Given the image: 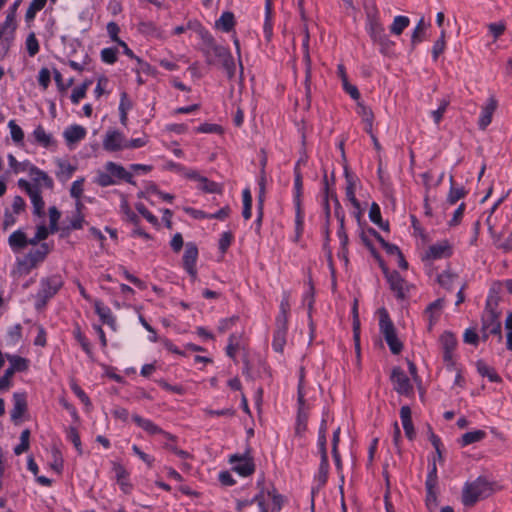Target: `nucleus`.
I'll return each instance as SVG.
<instances>
[{"label": "nucleus", "mask_w": 512, "mask_h": 512, "mask_svg": "<svg viewBox=\"0 0 512 512\" xmlns=\"http://www.w3.org/2000/svg\"><path fill=\"white\" fill-rule=\"evenodd\" d=\"M63 284L64 281L58 274L42 278L39 289L35 295L36 310H42L47 305L48 301L58 293Z\"/></svg>", "instance_id": "obj_4"}, {"label": "nucleus", "mask_w": 512, "mask_h": 512, "mask_svg": "<svg viewBox=\"0 0 512 512\" xmlns=\"http://www.w3.org/2000/svg\"><path fill=\"white\" fill-rule=\"evenodd\" d=\"M46 2L47 0H32L25 14L26 22L33 21L36 13L45 7Z\"/></svg>", "instance_id": "obj_40"}, {"label": "nucleus", "mask_w": 512, "mask_h": 512, "mask_svg": "<svg viewBox=\"0 0 512 512\" xmlns=\"http://www.w3.org/2000/svg\"><path fill=\"white\" fill-rule=\"evenodd\" d=\"M438 484L436 459L433 458L432 463L429 464V472L425 481V486L429 488H436Z\"/></svg>", "instance_id": "obj_46"}, {"label": "nucleus", "mask_w": 512, "mask_h": 512, "mask_svg": "<svg viewBox=\"0 0 512 512\" xmlns=\"http://www.w3.org/2000/svg\"><path fill=\"white\" fill-rule=\"evenodd\" d=\"M369 33L373 41L385 34L384 27L375 17L369 18Z\"/></svg>", "instance_id": "obj_44"}, {"label": "nucleus", "mask_w": 512, "mask_h": 512, "mask_svg": "<svg viewBox=\"0 0 512 512\" xmlns=\"http://www.w3.org/2000/svg\"><path fill=\"white\" fill-rule=\"evenodd\" d=\"M59 170L57 172L58 178L69 179L76 170V167L66 161H58Z\"/></svg>", "instance_id": "obj_45"}, {"label": "nucleus", "mask_w": 512, "mask_h": 512, "mask_svg": "<svg viewBox=\"0 0 512 512\" xmlns=\"http://www.w3.org/2000/svg\"><path fill=\"white\" fill-rule=\"evenodd\" d=\"M444 303V298H438L426 307L425 314L428 316L429 320L428 330H432L434 324L438 321L444 307Z\"/></svg>", "instance_id": "obj_17"}, {"label": "nucleus", "mask_w": 512, "mask_h": 512, "mask_svg": "<svg viewBox=\"0 0 512 512\" xmlns=\"http://www.w3.org/2000/svg\"><path fill=\"white\" fill-rule=\"evenodd\" d=\"M96 183L101 187H108L116 184L117 181L112 178L111 174L108 171H99L96 178Z\"/></svg>", "instance_id": "obj_62"}, {"label": "nucleus", "mask_w": 512, "mask_h": 512, "mask_svg": "<svg viewBox=\"0 0 512 512\" xmlns=\"http://www.w3.org/2000/svg\"><path fill=\"white\" fill-rule=\"evenodd\" d=\"M308 414L305 409H298L297 423H296V434L301 435L307 429Z\"/></svg>", "instance_id": "obj_52"}, {"label": "nucleus", "mask_w": 512, "mask_h": 512, "mask_svg": "<svg viewBox=\"0 0 512 512\" xmlns=\"http://www.w3.org/2000/svg\"><path fill=\"white\" fill-rule=\"evenodd\" d=\"M290 311L289 293L284 292L279 306V313L275 320V326L288 328V315Z\"/></svg>", "instance_id": "obj_18"}, {"label": "nucleus", "mask_w": 512, "mask_h": 512, "mask_svg": "<svg viewBox=\"0 0 512 512\" xmlns=\"http://www.w3.org/2000/svg\"><path fill=\"white\" fill-rule=\"evenodd\" d=\"M28 195H29L32 205H33V214L38 217L44 216L45 215V212H44L45 202L42 198L39 188L34 190L33 192H31Z\"/></svg>", "instance_id": "obj_30"}, {"label": "nucleus", "mask_w": 512, "mask_h": 512, "mask_svg": "<svg viewBox=\"0 0 512 512\" xmlns=\"http://www.w3.org/2000/svg\"><path fill=\"white\" fill-rule=\"evenodd\" d=\"M288 328L276 327L273 334L272 347L274 351L283 353L284 346L286 344Z\"/></svg>", "instance_id": "obj_26"}, {"label": "nucleus", "mask_w": 512, "mask_h": 512, "mask_svg": "<svg viewBox=\"0 0 512 512\" xmlns=\"http://www.w3.org/2000/svg\"><path fill=\"white\" fill-rule=\"evenodd\" d=\"M400 418L402 421V425H403V429H404L406 437L409 440H413L416 433H415V429H414V426L412 423L411 409L409 406L405 405V406L401 407Z\"/></svg>", "instance_id": "obj_20"}, {"label": "nucleus", "mask_w": 512, "mask_h": 512, "mask_svg": "<svg viewBox=\"0 0 512 512\" xmlns=\"http://www.w3.org/2000/svg\"><path fill=\"white\" fill-rule=\"evenodd\" d=\"M235 25L234 15L231 12H224L216 21L215 26L224 32H230Z\"/></svg>", "instance_id": "obj_34"}, {"label": "nucleus", "mask_w": 512, "mask_h": 512, "mask_svg": "<svg viewBox=\"0 0 512 512\" xmlns=\"http://www.w3.org/2000/svg\"><path fill=\"white\" fill-rule=\"evenodd\" d=\"M105 169L111 174L113 179L116 178L118 180H124L132 185L136 184L133 180L132 174L128 172L122 165L109 161L105 164Z\"/></svg>", "instance_id": "obj_16"}, {"label": "nucleus", "mask_w": 512, "mask_h": 512, "mask_svg": "<svg viewBox=\"0 0 512 512\" xmlns=\"http://www.w3.org/2000/svg\"><path fill=\"white\" fill-rule=\"evenodd\" d=\"M450 190L447 196V202L451 205L455 204L458 200L462 199L466 195L464 187H455L453 184V177H450Z\"/></svg>", "instance_id": "obj_36"}, {"label": "nucleus", "mask_w": 512, "mask_h": 512, "mask_svg": "<svg viewBox=\"0 0 512 512\" xmlns=\"http://www.w3.org/2000/svg\"><path fill=\"white\" fill-rule=\"evenodd\" d=\"M243 211L242 216L245 220H248L252 216V195L248 188L243 190Z\"/></svg>", "instance_id": "obj_42"}, {"label": "nucleus", "mask_w": 512, "mask_h": 512, "mask_svg": "<svg viewBox=\"0 0 512 512\" xmlns=\"http://www.w3.org/2000/svg\"><path fill=\"white\" fill-rule=\"evenodd\" d=\"M374 42L380 46V51L384 55H388L391 52L392 47L394 46V42L391 41L386 34L375 39Z\"/></svg>", "instance_id": "obj_55"}, {"label": "nucleus", "mask_w": 512, "mask_h": 512, "mask_svg": "<svg viewBox=\"0 0 512 512\" xmlns=\"http://www.w3.org/2000/svg\"><path fill=\"white\" fill-rule=\"evenodd\" d=\"M14 39L15 36H13L11 32L8 34V36H2V39L0 41V60L4 59L8 55L13 45Z\"/></svg>", "instance_id": "obj_48"}, {"label": "nucleus", "mask_w": 512, "mask_h": 512, "mask_svg": "<svg viewBox=\"0 0 512 512\" xmlns=\"http://www.w3.org/2000/svg\"><path fill=\"white\" fill-rule=\"evenodd\" d=\"M33 136L35 141L45 148H48L55 144L53 137L50 134L46 133L45 129L41 125L37 126L34 129Z\"/></svg>", "instance_id": "obj_31"}, {"label": "nucleus", "mask_w": 512, "mask_h": 512, "mask_svg": "<svg viewBox=\"0 0 512 512\" xmlns=\"http://www.w3.org/2000/svg\"><path fill=\"white\" fill-rule=\"evenodd\" d=\"M67 439L73 443L78 454H82L83 451H82L80 435L75 427H69L67 429Z\"/></svg>", "instance_id": "obj_57"}, {"label": "nucleus", "mask_w": 512, "mask_h": 512, "mask_svg": "<svg viewBox=\"0 0 512 512\" xmlns=\"http://www.w3.org/2000/svg\"><path fill=\"white\" fill-rule=\"evenodd\" d=\"M481 334L482 339L486 341L490 335H494L498 337V342H501L502 337V326L500 321V313L495 310L492 305L491 298H488L486 301L485 310L481 317Z\"/></svg>", "instance_id": "obj_3"}, {"label": "nucleus", "mask_w": 512, "mask_h": 512, "mask_svg": "<svg viewBox=\"0 0 512 512\" xmlns=\"http://www.w3.org/2000/svg\"><path fill=\"white\" fill-rule=\"evenodd\" d=\"M198 258V248L195 243L188 242L185 245L183 255V266L193 280L197 278L196 261Z\"/></svg>", "instance_id": "obj_8"}, {"label": "nucleus", "mask_w": 512, "mask_h": 512, "mask_svg": "<svg viewBox=\"0 0 512 512\" xmlns=\"http://www.w3.org/2000/svg\"><path fill=\"white\" fill-rule=\"evenodd\" d=\"M118 49L115 47L104 48L101 51V60L107 64H114L117 61Z\"/></svg>", "instance_id": "obj_61"}, {"label": "nucleus", "mask_w": 512, "mask_h": 512, "mask_svg": "<svg viewBox=\"0 0 512 512\" xmlns=\"http://www.w3.org/2000/svg\"><path fill=\"white\" fill-rule=\"evenodd\" d=\"M303 178L301 170L294 169V204H301Z\"/></svg>", "instance_id": "obj_37"}, {"label": "nucleus", "mask_w": 512, "mask_h": 512, "mask_svg": "<svg viewBox=\"0 0 512 512\" xmlns=\"http://www.w3.org/2000/svg\"><path fill=\"white\" fill-rule=\"evenodd\" d=\"M50 250L47 243H41L37 248L31 249L25 255L23 264L27 265L28 269L35 268L39 263L45 260Z\"/></svg>", "instance_id": "obj_9"}, {"label": "nucleus", "mask_w": 512, "mask_h": 512, "mask_svg": "<svg viewBox=\"0 0 512 512\" xmlns=\"http://www.w3.org/2000/svg\"><path fill=\"white\" fill-rule=\"evenodd\" d=\"M502 489V486L498 485L497 482L489 481L483 476H479L472 482H467L462 491V503L471 507L481 499L488 498L496 491Z\"/></svg>", "instance_id": "obj_2"}, {"label": "nucleus", "mask_w": 512, "mask_h": 512, "mask_svg": "<svg viewBox=\"0 0 512 512\" xmlns=\"http://www.w3.org/2000/svg\"><path fill=\"white\" fill-rule=\"evenodd\" d=\"M445 37H446V31L442 30L440 33L439 39L434 43L433 48H432V55H433L434 60H436L439 57V55L441 53H443V51L445 49V46H446Z\"/></svg>", "instance_id": "obj_58"}, {"label": "nucleus", "mask_w": 512, "mask_h": 512, "mask_svg": "<svg viewBox=\"0 0 512 512\" xmlns=\"http://www.w3.org/2000/svg\"><path fill=\"white\" fill-rule=\"evenodd\" d=\"M8 163H9L10 168L16 174L19 172H25V171L29 172V167L31 166L29 164V162H18L17 159L12 154L8 155Z\"/></svg>", "instance_id": "obj_53"}, {"label": "nucleus", "mask_w": 512, "mask_h": 512, "mask_svg": "<svg viewBox=\"0 0 512 512\" xmlns=\"http://www.w3.org/2000/svg\"><path fill=\"white\" fill-rule=\"evenodd\" d=\"M125 136L117 131H108L103 139V148L108 152H117L125 148Z\"/></svg>", "instance_id": "obj_10"}, {"label": "nucleus", "mask_w": 512, "mask_h": 512, "mask_svg": "<svg viewBox=\"0 0 512 512\" xmlns=\"http://www.w3.org/2000/svg\"><path fill=\"white\" fill-rule=\"evenodd\" d=\"M8 244L13 251H20L28 245V238L22 230H16L9 236Z\"/></svg>", "instance_id": "obj_24"}, {"label": "nucleus", "mask_w": 512, "mask_h": 512, "mask_svg": "<svg viewBox=\"0 0 512 512\" xmlns=\"http://www.w3.org/2000/svg\"><path fill=\"white\" fill-rule=\"evenodd\" d=\"M380 319H379V328L380 332L384 336L386 343L389 346L390 351L397 355L403 349L402 342L398 339L395 326L391 321L388 312L385 308H381L379 310Z\"/></svg>", "instance_id": "obj_5"}, {"label": "nucleus", "mask_w": 512, "mask_h": 512, "mask_svg": "<svg viewBox=\"0 0 512 512\" xmlns=\"http://www.w3.org/2000/svg\"><path fill=\"white\" fill-rule=\"evenodd\" d=\"M29 175L36 182H42L46 188H53L54 182L52 178L44 171L40 170L34 165L29 167Z\"/></svg>", "instance_id": "obj_25"}, {"label": "nucleus", "mask_w": 512, "mask_h": 512, "mask_svg": "<svg viewBox=\"0 0 512 512\" xmlns=\"http://www.w3.org/2000/svg\"><path fill=\"white\" fill-rule=\"evenodd\" d=\"M426 24L424 21V18H421L419 22L417 23L412 36H411V43L412 46H415L417 43H420L423 40V35L425 33Z\"/></svg>", "instance_id": "obj_47"}, {"label": "nucleus", "mask_w": 512, "mask_h": 512, "mask_svg": "<svg viewBox=\"0 0 512 512\" xmlns=\"http://www.w3.org/2000/svg\"><path fill=\"white\" fill-rule=\"evenodd\" d=\"M498 106L497 100L495 97L491 96L487 100L486 105L482 108L481 115L478 121V127L481 130H485L492 121V116L496 111Z\"/></svg>", "instance_id": "obj_15"}, {"label": "nucleus", "mask_w": 512, "mask_h": 512, "mask_svg": "<svg viewBox=\"0 0 512 512\" xmlns=\"http://www.w3.org/2000/svg\"><path fill=\"white\" fill-rule=\"evenodd\" d=\"M12 140L16 143H22L24 139V132L22 128L16 124L14 120H10L8 123Z\"/></svg>", "instance_id": "obj_50"}, {"label": "nucleus", "mask_w": 512, "mask_h": 512, "mask_svg": "<svg viewBox=\"0 0 512 512\" xmlns=\"http://www.w3.org/2000/svg\"><path fill=\"white\" fill-rule=\"evenodd\" d=\"M51 82V73L48 68L43 67L40 69L38 74V83L39 85L46 90Z\"/></svg>", "instance_id": "obj_63"}, {"label": "nucleus", "mask_w": 512, "mask_h": 512, "mask_svg": "<svg viewBox=\"0 0 512 512\" xmlns=\"http://www.w3.org/2000/svg\"><path fill=\"white\" fill-rule=\"evenodd\" d=\"M86 129L80 125H71L65 129L63 136L68 145L75 144L86 136Z\"/></svg>", "instance_id": "obj_21"}, {"label": "nucleus", "mask_w": 512, "mask_h": 512, "mask_svg": "<svg viewBox=\"0 0 512 512\" xmlns=\"http://www.w3.org/2000/svg\"><path fill=\"white\" fill-rule=\"evenodd\" d=\"M26 48L29 56L33 57L39 52V42L35 36V33H30L26 39Z\"/></svg>", "instance_id": "obj_59"}, {"label": "nucleus", "mask_w": 512, "mask_h": 512, "mask_svg": "<svg viewBox=\"0 0 512 512\" xmlns=\"http://www.w3.org/2000/svg\"><path fill=\"white\" fill-rule=\"evenodd\" d=\"M425 487H426V506L430 512H433L438 505L436 488H429V486H425Z\"/></svg>", "instance_id": "obj_60"}, {"label": "nucleus", "mask_w": 512, "mask_h": 512, "mask_svg": "<svg viewBox=\"0 0 512 512\" xmlns=\"http://www.w3.org/2000/svg\"><path fill=\"white\" fill-rule=\"evenodd\" d=\"M74 337L81 345L82 349L85 351V353L88 356L92 355V349L89 340L84 336V334L81 332V329L79 326H77L74 330Z\"/></svg>", "instance_id": "obj_49"}, {"label": "nucleus", "mask_w": 512, "mask_h": 512, "mask_svg": "<svg viewBox=\"0 0 512 512\" xmlns=\"http://www.w3.org/2000/svg\"><path fill=\"white\" fill-rule=\"evenodd\" d=\"M15 18L16 16H14L13 13H7L5 21L0 24V31L2 35L8 36V34L11 32V34L15 36Z\"/></svg>", "instance_id": "obj_41"}, {"label": "nucleus", "mask_w": 512, "mask_h": 512, "mask_svg": "<svg viewBox=\"0 0 512 512\" xmlns=\"http://www.w3.org/2000/svg\"><path fill=\"white\" fill-rule=\"evenodd\" d=\"M61 217L60 211L55 207L52 206L49 208V219H50V232L52 234L56 233L59 229L58 227V221Z\"/></svg>", "instance_id": "obj_56"}, {"label": "nucleus", "mask_w": 512, "mask_h": 512, "mask_svg": "<svg viewBox=\"0 0 512 512\" xmlns=\"http://www.w3.org/2000/svg\"><path fill=\"white\" fill-rule=\"evenodd\" d=\"M486 437V432L484 430H475L466 432L462 435L459 443L461 446H467L476 442L482 441Z\"/></svg>", "instance_id": "obj_33"}, {"label": "nucleus", "mask_w": 512, "mask_h": 512, "mask_svg": "<svg viewBox=\"0 0 512 512\" xmlns=\"http://www.w3.org/2000/svg\"><path fill=\"white\" fill-rule=\"evenodd\" d=\"M357 113L361 116L363 122L374 119V114L371 108L364 105L362 102L357 103Z\"/></svg>", "instance_id": "obj_64"}, {"label": "nucleus", "mask_w": 512, "mask_h": 512, "mask_svg": "<svg viewBox=\"0 0 512 512\" xmlns=\"http://www.w3.org/2000/svg\"><path fill=\"white\" fill-rule=\"evenodd\" d=\"M477 370H478V372H479V374L481 376L488 377V379L491 382H496L497 383V382L501 381V378L497 374L495 369L490 367V366H488L485 362H483L481 360L477 362Z\"/></svg>", "instance_id": "obj_35"}, {"label": "nucleus", "mask_w": 512, "mask_h": 512, "mask_svg": "<svg viewBox=\"0 0 512 512\" xmlns=\"http://www.w3.org/2000/svg\"><path fill=\"white\" fill-rule=\"evenodd\" d=\"M249 454L250 451L248 449L244 455L234 454L229 459V462L233 464L232 469L240 476L247 477L255 471L253 458Z\"/></svg>", "instance_id": "obj_7"}, {"label": "nucleus", "mask_w": 512, "mask_h": 512, "mask_svg": "<svg viewBox=\"0 0 512 512\" xmlns=\"http://www.w3.org/2000/svg\"><path fill=\"white\" fill-rule=\"evenodd\" d=\"M410 20L406 16H396L390 26L391 33L400 35L409 26Z\"/></svg>", "instance_id": "obj_39"}, {"label": "nucleus", "mask_w": 512, "mask_h": 512, "mask_svg": "<svg viewBox=\"0 0 512 512\" xmlns=\"http://www.w3.org/2000/svg\"><path fill=\"white\" fill-rule=\"evenodd\" d=\"M135 208L150 224L155 227L159 226L158 218L153 215L143 203H136Z\"/></svg>", "instance_id": "obj_54"}, {"label": "nucleus", "mask_w": 512, "mask_h": 512, "mask_svg": "<svg viewBox=\"0 0 512 512\" xmlns=\"http://www.w3.org/2000/svg\"><path fill=\"white\" fill-rule=\"evenodd\" d=\"M304 61L306 65L304 81L306 108L309 109L311 105V58L308 51H306L304 54Z\"/></svg>", "instance_id": "obj_23"}, {"label": "nucleus", "mask_w": 512, "mask_h": 512, "mask_svg": "<svg viewBox=\"0 0 512 512\" xmlns=\"http://www.w3.org/2000/svg\"><path fill=\"white\" fill-rule=\"evenodd\" d=\"M369 219L382 230L389 231V223L382 220L380 207L375 202L370 206Z\"/></svg>", "instance_id": "obj_32"}, {"label": "nucleus", "mask_w": 512, "mask_h": 512, "mask_svg": "<svg viewBox=\"0 0 512 512\" xmlns=\"http://www.w3.org/2000/svg\"><path fill=\"white\" fill-rule=\"evenodd\" d=\"M452 254V248L447 241L433 244L429 246L428 250L423 257V260H435L443 257H449Z\"/></svg>", "instance_id": "obj_13"}, {"label": "nucleus", "mask_w": 512, "mask_h": 512, "mask_svg": "<svg viewBox=\"0 0 512 512\" xmlns=\"http://www.w3.org/2000/svg\"><path fill=\"white\" fill-rule=\"evenodd\" d=\"M387 282L389 283L390 289L395 293L396 297L403 300L406 297L405 291V280L401 277L398 271H389L384 274Z\"/></svg>", "instance_id": "obj_12"}, {"label": "nucleus", "mask_w": 512, "mask_h": 512, "mask_svg": "<svg viewBox=\"0 0 512 512\" xmlns=\"http://www.w3.org/2000/svg\"><path fill=\"white\" fill-rule=\"evenodd\" d=\"M390 380L394 390L398 394L410 396L414 393L413 385L402 368L398 366L394 367L391 372Z\"/></svg>", "instance_id": "obj_6"}, {"label": "nucleus", "mask_w": 512, "mask_h": 512, "mask_svg": "<svg viewBox=\"0 0 512 512\" xmlns=\"http://www.w3.org/2000/svg\"><path fill=\"white\" fill-rule=\"evenodd\" d=\"M440 342L443 349L444 362L448 365H453V351L457 346L456 336L450 331H445L440 337Z\"/></svg>", "instance_id": "obj_11"}, {"label": "nucleus", "mask_w": 512, "mask_h": 512, "mask_svg": "<svg viewBox=\"0 0 512 512\" xmlns=\"http://www.w3.org/2000/svg\"><path fill=\"white\" fill-rule=\"evenodd\" d=\"M10 362L9 369L13 372H24L29 368V360L17 355H6Z\"/></svg>", "instance_id": "obj_29"}, {"label": "nucleus", "mask_w": 512, "mask_h": 512, "mask_svg": "<svg viewBox=\"0 0 512 512\" xmlns=\"http://www.w3.org/2000/svg\"><path fill=\"white\" fill-rule=\"evenodd\" d=\"M27 412V400L25 393L13 394V408L10 411L11 420L17 424L20 418Z\"/></svg>", "instance_id": "obj_14"}, {"label": "nucleus", "mask_w": 512, "mask_h": 512, "mask_svg": "<svg viewBox=\"0 0 512 512\" xmlns=\"http://www.w3.org/2000/svg\"><path fill=\"white\" fill-rule=\"evenodd\" d=\"M328 472H329V462H328V456L321 457L318 473L316 475V480L318 481L320 486H323L326 484L328 479Z\"/></svg>", "instance_id": "obj_38"}, {"label": "nucleus", "mask_w": 512, "mask_h": 512, "mask_svg": "<svg viewBox=\"0 0 512 512\" xmlns=\"http://www.w3.org/2000/svg\"><path fill=\"white\" fill-rule=\"evenodd\" d=\"M458 276L449 270H446L437 276V282L447 290L452 289V285Z\"/></svg>", "instance_id": "obj_43"}, {"label": "nucleus", "mask_w": 512, "mask_h": 512, "mask_svg": "<svg viewBox=\"0 0 512 512\" xmlns=\"http://www.w3.org/2000/svg\"><path fill=\"white\" fill-rule=\"evenodd\" d=\"M132 419L133 421L139 426L141 427L143 430H145L146 432H148L149 434L151 435H154V434H160V433H163L165 435H167L168 438L170 439H174V437L169 434V433H165L159 426H157L156 424H154L151 420L149 419H145L137 414H134L132 416Z\"/></svg>", "instance_id": "obj_19"}, {"label": "nucleus", "mask_w": 512, "mask_h": 512, "mask_svg": "<svg viewBox=\"0 0 512 512\" xmlns=\"http://www.w3.org/2000/svg\"><path fill=\"white\" fill-rule=\"evenodd\" d=\"M272 0H265V21L263 25V32L267 41H270L273 35L272 26Z\"/></svg>", "instance_id": "obj_28"}, {"label": "nucleus", "mask_w": 512, "mask_h": 512, "mask_svg": "<svg viewBox=\"0 0 512 512\" xmlns=\"http://www.w3.org/2000/svg\"><path fill=\"white\" fill-rule=\"evenodd\" d=\"M345 179H346V197L351 202V204L356 208H360V203L355 197V179L354 177L345 169Z\"/></svg>", "instance_id": "obj_27"}, {"label": "nucleus", "mask_w": 512, "mask_h": 512, "mask_svg": "<svg viewBox=\"0 0 512 512\" xmlns=\"http://www.w3.org/2000/svg\"><path fill=\"white\" fill-rule=\"evenodd\" d=\"M200 182L199 189L207 193H221V187L218 183L214 181H210L206 177H202Z\"/></svg>", "instance_id": "obj_51"}, {"label": "nucleus", "mask_w": 512, "mask_h": 512, "mask_svg": "<svg viewBox=\"0 0 512 512\" xmlns=\"http://www.w3.org/2000/svg\"><path fill=\"white\" fill-rule=\"evenodd\" d=\"M200 37L203 41L201 49L208 65H221L227 77L232 79L235 76V62L228 48L218 45L214 37L207 31L201 30Z\"/></svg>", "instance_id": "obj_1"}, {"label": "nucleus", "mask_w": 512, "mask_h": 512, "mask_svg": "<svg viewBox=\"0 0 512 512\" xmlns=\"http://www.w3.org/2000/svg\"><path fill=\"white\" fill-rule=\"evenodd\" d=\"M94 308L96 314L99 316L103 324H107L113 329L115 328V318L112 315L111 309L104 306L100 300H94Z\"/></svg>", "instance_id": "obj_22"}]
</instances>
